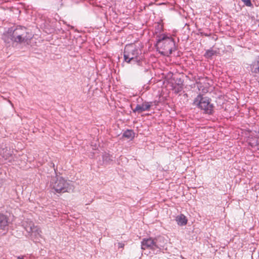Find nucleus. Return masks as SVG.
I'll use <instances>...</instances> for the list:
<instances>
[{
  "instance_id": "7ed1b4c3",
  "label": "nucleus",
  "mask_w": 259,
  "mask_h": 259,
  "mask_svg": "<svg viewBox=\"0 0 259 259\" xmlns=\"http://www.w3.org/2000/svg\"><path fill=\"white\" fill-rule=\"evenodd\" d=\"M51 184L55 191L58 193H71L72 186L62 177H56L52 179Z\"/></svg>"
},
{
  "instance_id": "a211bd4d",
  "label": "nucleus",
  "mask_w": 259,
  "mask_h": 259,
  "mask_svg": "<svg viewBox=\"0 0 259 259\" xmlns=\"http://www.w3.org/2000/svg\"><path fill=\"white\" fill-rule=\"evenodd\" d=\"M4 157L6 159H8L9 162H12V161H15V155H13L12 154H10V156H8L7 154H5Z\"/></svg>"
},
{
  "instance_id": "4be33fe9",
  "label": "nucleus",
  "mask_w": 259,
  "mask_h": 259,
  "mask_svg": "<svg viewBox=\"0 0 259 259\" xmlns=\"http://www.w3.org/2000/svg\"><path fill=\"white\" fill-rule=\"evenodd\" d=\"M2 185H3L2 180L0 179V188L2 186Z\"/></svg>"
},
{
  "instance_id": "2eb2a0df",
  "label": "nucleus",
  "mask_w": 259,
  "mask_h": 259,
  "mask_svg": "<svg viewBox=\"0 0 259 259\" xmlns=\"http://www.w3.org/2000/svg\"><path fill=\"white\" fill-rule=\"evenodd\" d=\"M134 133L132 130H127L125 131L123 134V137L127 139H132L134 137Z\"/></svg>"
},
{
  "instance_id": "0eeeda50",
  "label": "nucleus",
  "mask_w": 259,
  "mask_h": 259,
  "mask_svg": "<svg viewBox=\"0 0 259 259\" xmlns=\"http://www.w3.org/2000/svg\"><path fill=\"white\" fill-rule=\"evenodd\" d=\"M141 246L142 250H145L147 249L155 250V245L154 238H144L142 239L141 242Z\"/></svg>"
},
{
  "instance_id": "6ab92c4d",
  "label": "nucleus",
  "mask_w": 259,
  "mask_h": 259,
  "mask_svg": "<svg viewBox=\"0 0 259 259\" xmlns=\"http://www.w3.org/2000/svg\"><path fill=\"white\" fill-rule=\"evenodd\" d=\"M241 1L247 7H251L252 6L251 0H241Z\"/></svg>"
},
{
  "instance_id": "f03ea898",
  "label": "nucleus",
  "mask_w": 259,
  "mask_h": 259,
  "mask_svg": "<svg viewBox=\"0 0 259 259\" xmlns=\"http://www.w3.org/2000/svg\"><path fill=\"white\" fill-rule=\"evenodd\" d=\"M156 48L159 53L168 56L175 48L174 40L165 35L160 36L157 41Z\"/></svg>"
},
{
  "instance_id": "423d86ee",
  "label": "nucleus",
  "mask_w": 259,
  "mask_h": 259,
  "mask_svg": "<svg viewBox=\"0 0 259 259\" xmlns=\"http://www.w3.org/2000/svg\"><path fill=\"white\" fill-rule=\"evenodd\" d=\"M12 33L14 42L19 43L25 42L30 38V36H28L29 33L27 31L26 28L24 27H17L13 31Z\"/></svg>"
},
{
  "instance_id": "f3484780",
  "label": "nucleus",
  "mask_w": 259,
  "mask_h": 259,
  "mask_svg": "<svg viewBox=\"0 0 259 259\" xmlns=\"http://www.w3.org/2000/svg\"><path fill=\"white\" fill-rule=\"evenodd\" d=\"M103 160L104 161L106 162H109L110 161H112V159L111 158L110 155L109 154L105 153L103 155Z\"/></svg>"
},
{
  "instance_id": "f257e3e1",
  "label": "nucleus",
  "mask_w": 259,
  "mask_h": 259,
  "mask_svg": "<svg viewBox=\"0 0 259 259\" xmlns=\"http://www.w3.org/2000/svg\"><path fill=\"white\" fill-rule=\"evenodd\" d=\"M124 60L127 63L140 65L144 59L142 51L135 44L125 46L123 52Z\"/></svg>"
},
{
  "instance_id": "4468645a",
  "label": "nucleus",
  "mask_w": 259,
  "mask_h": 259,
  "mask_svg": "<svg viewBox=\"0 0 259 259\" xmlns=\"http://www.w3.org/2000/svg\"><path fill=\"white\" fill-rule=\"evenodd\" d=\"M3 39L6 43L10 44L12 41H14L13 38V33L11 34V31L9 32L4 33L3 35Z\"/></svg>"
},
{
  "instance_id": "412c9836",
  "label": "nucleus",
  "mask_w": 259,
  "mask_h": 259,
  "mask_svg": "<svg viewBox=\"0 0 259 259\" xmlns=\"http://www.w3.org/2000/svg\"><path fill=\"white\" fill-rule=\"evenodd\" d=\"M17 259H24V257L22 256H18L17 257Z\"/></svg>"
},
{
  "instance_id": "aec40b11",
  "label": "nucleus",
  "mask_w": 259,
  "mask_h": 259,
  "mask_svg": "<svg viewBox=\"0 0 259 259\" xmlns=\"http://www.w3.org/2000/svg\"><path fill=\"white\" fill-rule=\"evenodd\" d=\"M124 246V244L122 242H118V248H123Z\"/></svg>"
},
{
  "instance_id": "6e6552de",
  "label": "nucleus",
  "mask_w": 259,
  "mask_h": 259,
  "mask_svg": "<svg viewBox=\"0 0 259 259\" xmlns=\"http://www.w3.org/2000/svg\"><path fill=\"white\" fill-rule=\"evenodd\" d=\"M9 218L5 213L0 212V229L3 231H7L9 228Z\"/></svg>"
},
{
  "instance_id": "20e7f679",
  "label": "nucleus",
  "mask_w": 259,
  "mask_h": 259,
  "mask_svg": "<svg viewBox=\"0 0 259 259\" xmlns=\"http://www.w3.org/2000/svg\"><path fill=\"white\" fill-rule=\"evenodd\" d=\"M193 105L203 110L205 113L210 114L212 113L214 106L210 103V99L207 97H203L199 94L194 100Z\"/></svg>"
},
{
  "instance_id": "5701e85b",
  "label": "nucleus",
  "mask_w": 259,
  "mask_h": 259,
  "mask_svg": "<svg viewBox=\"0 0 259 259\" xmlns=\"http://www.w3.org/2000/svg\"><path fill=\"white\" fill-rule=\"evenodd\" d=\"M52 164H53V167H54V166H55V164H54V163H52Z\"/></svg>"
},
{
  "instance_id": "1a4fd4ad",
  "label": "nucleus",
  "mask_w": 259,
  "mask_h": 259,
  "mask_svg": "<svg viewBox=\"0 0 259 259\" xmlns=\"http://www.w3.org/2000/svg\"><path fill=\"white\" fill-rule=\"evenodd\" d=\"M154 241L155 250L157 249V252L160 251L164 248L165 244L164 238L163 236H158L154 238Z\"/></svg>"
},
{
  "instance_id": "9b49d317",
  "label": "nucleus",
  "mask_w": 259,
  "mask_h": 259,
  "mask_svg": "<svg viewBox=\"0 0 259 259\" xmlns=\"http://www.w3.org/2000/svg\"><path fill=\"white\" fill-rule=\"evenodd\" d=\"M250 70L255 76L259 77V56L250 64Z\"/></svg>"
},
{
  "instance_id": "ddd939ff",
  "label": "nucleus",
  "mask_w": 259,
  "mask_h": 259,
  "mask_svg": "<svg viewBox=\"0 0 259 259\" xmlns=\"http://www.w3.org/2000/svg\"><path fill=\"white\" fill-rule=\"evenodd\" d=\"M248 144L252 148L259 149V138L257 137H252L248 139Z\"/></svg>"
},
{
  "instance_id": "f8f14e48",
  "label": "nucleus",
  "mask_w": 259,
  "mask_h": 259,
  "mask_svg": "<svg viewBox=\"0 0 259 259\" xmlns=\"http://www.w3.org/2000/svg\"><path fill=\"white\" fill-rule=\"evenodd\" d=\"M176 221L179 226H183L187 224L188 220L186 217L183 214H180L176 218Z\"/></svg>"
},
{
  "instance_id": "39448f33",
  "label": "nucleus",
  "mask_w": 259,
  "mask_h": 259,
  "mask_svg": "<svg viewBox=\"0 0 259 259\" xmlns=\"http://www.w3.org/2000/svg\"><path fill=\"white\" fill-rule=\"evenodd\" d=\"M23 226L30 239L35 243L40 242L42 236L41 231L39 227L35 226L32 222L26 224L23 223Z\"/></svg>"
},
{
  "instance_id": "9d476101",
  "label": "nucleus",
  "mask_w": 259,
  "mask_h": 259,
  "mask_svg": "<svg viewBox=\"0 0 259 259\" xmlns=\"http://www.w3.org/2000/svg\"><path fill=\"white\" fill-rule=\"evenodd\" d=\"M152 105V102H144L141 105L138 104L133 111L134 112L141 113L143 111L149 110Z\"/></svg>"
},
{
  "instance_id": "dca6fc26",
  "label": "nucleus",
  "mask_w": 259,
  "mask_h": 259,
  "mask_svg": "<svg viewBox=\"0 0 259 259\" xmlns=\"http://www.w3.org/2000/svg\"><path fill=\"white\" fill-rule=\"evenodd\" d=\"M215 53V52L212 50H207L204 54L205 57L210 58Z\"/></svg>"
}]
</instances>
